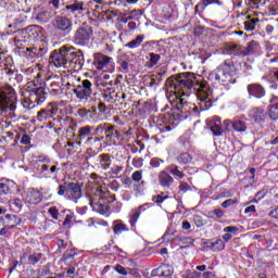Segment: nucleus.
<instances>
[{"label": "nucleus", "instance_id": "nucleus-1", "mask_svg": "<svg viewBox=\"0 0 278 278\" xmlns=\"http://www.w3.org/2000/svg\"><path fill=\"white\" fill-rule=\"evenodd\" d=\"M165 86L167 90L174 92L175 99L172 103V110L169 116L174 121H186L190 114H198L199 106L187 102L186 98L190 94H195L198 99V105L203 112L210 110L214 103V96L212 89L207 87V83L200 81L193 73H180L176 76H170L166 79Z\"/></svg>", "mask_w": 278, "mask_h": 278}, {"label": "nucleus", "instance_id": "nucleus-2", "mask_svg": "<svg viewBox=\"0 0 278 278\" xmlns=\"http://www.w3.org/2000/svg\"><path fill=\"white\" fill-rule=\"evenodd\" d=\"M50 58L51 64L56 68H67V71H81L85 62L84 52L71 46L54 50Z\"/></svg>", "mask_w": 278, "mask_h": 278}, {"label": "nucleus", "instance_id": "nucleus-3", "mask_svg": "<svg viewBox=\"0 0 278 278\" xmlns=\"http://www.w3.org/2000/svg\"><path fill=\"white\" fill-rule=\"evenodd\" d=\"M38 78H40V74H37V78L33 80L36 88L31 90L28 98H24L22 101V105L26 112L34 110L36 105H42V103L47 101V92H45L43 83H40Z\"/></svg>", "mask_w": 278, "mask_h": 278}, {"label": "nucleus", "instance_id": "nucleus-4", "mask_svg": "<svg viewBox=\"0 0 278 278\" xmlns=\"http://www.w3.org/2000/svg\"><path fill=\"white\" fill-rule=\"evenodd\" d=\"M16 111V90L10 85L0 86V112L10 114L11 118Z\"/></svg>", "mask_w": 278, "mask_h": 278}, {"label": "nucleus", "instance_id": "nucleus-5", "mask_svg": "<svg viewBox=\"0 0 278 278\" xmlns=\"http://www.w3.org/2000/svg\"><path fill=\"white\" fill-rule=\"evenodd\" d=\"M56 194L59 197H65L67 201L78 203L79 199L84 197V191L81 184L65 181L62 185H59Z\"/></svg>", "mask_w": 278, "mask_h": 278}, {"label": "nucleus", "instance_id": "nucleus-6", "mask_svg": "<svg viewBox=\"0 0 278 278\" xmlns=\"http://www.w3.org/2000/svg\"><path fill=\"white\" fill-rule=\"evenodd\" d=\"M219 84H236V65L231 61L220 64L214 74Z\"/></svg>", "mask_w": 278, "mask_h": 278}, {"label": "nucleus", "instance_id": "nucleus-7", "mask_svg": "<svg viewBox=\"0 0 278 278\" xmlns=\"http://www.w3.org/2000/svg\"><path fill=\"white\" fill-rule=\"evenodd\" d=\"M92 27L85 25L80 26L76 29L74 34V42L75 45H79L80 47H86L90 42V38H92Z\"/></svg>", "mask_w": 278, "mask_h": 278}, {"label": "nucleus", "instance_id": "nucleus-8", "mask_svg": "<svg viewBox=\"0 0 278 278\" xmlns=\"http://www.w3.org/2000/svg\"><path fill=\"white\" fill-rule=\"evenodd\" d=\"M86 3L79 0H72L68 4L65 5L63 10H61L63 16H77L78 14H84L86 12L85 8Z\"/></svg>", "mask_w": 278, "mask_h": 278}, {"label": "nucleus", "instance_id": "nucleus-9", "mask_svg": "<svg viewBox=\"0 0 278 278\" xmlns=\"http://www.w3.org/2000/svg\"><path fill=\"white\" fill-rule=\"evenodd\" d=\"M22 36L24 38V42H37L42 38V27L38 25L27 26L26 28L22 29Z\"/></svg>", "mask_w": 278, "mask_h": 278}, {"label": "nucleus", "instance_id": "nucleus-10", "mask_svg": "<svg viewBox=\"0 0 278 278\" xmlns=\"http://www.w3.org/2000/svg\"><path fill=\"white\" fill-rule=\"evenodd\" d=\"M74 94L79 101H88L92 97V83L86 79L74 89Z\"/></svg>", "mask_w": 278, "mask_h": 278}, {"label": "nucleus", "instance_id": "nucleus-11", "mask_svg": "<svg viewBox=\"0 0 278 278\" xmlns=\"http://www.w3.org/2000/svg\"><path fill=\"white\" fill-rule=\"evenodd\" d=\"M114 59L103 53L93 54V65L98 71H108V68H114Z\"/></svg>", "mask_w": 278, "mask_h": 278}, {"label": "nucleus", "instance_id": "nucleus-12", "mask_svg": "<svg viewBox=\"0 0 278 278\" xmlns=\"http://www.w3.org/2000/svg\"><path fill=\"white\" fill-rule=\"evenodd\" d=\"M257 49H260V43L255 40H252L248 43L247 48H243L238 46V45H232V46H228V52L231 53H239V51L241 52V55L247 56V55H253V53H255V51H257Z\"/></svg>", "mask_w": 278, "mask_h": 278}, {"label": "nucleus", "instance_id": "nucleus-13", "mask_svg": "<svg viewBox=\"0 0 278 278\" xmlns=\"http://www.w3.org/2000/svg\"><path fill=\"white\" fill-rule=\"evenodd\" d=\"M54 23L56 29H59V31H62L64 36H68V34L73 31V22L71 21V16L58 15Z\"/></svg>", "mask_w": 278, "mask_h": 278}, {"label": "nucleus", "instance_id": "nucleus-14", "mask_svg": "<svg viewBox=\"0 0 278 278\" xmlns=\"http://www.w3.org/2000/svg\"><path fill=\"white\" fill-rule=\"evenodd\" d=\"M55 114H58V104L55 102L49 103L46 109H42L37 113V121L39 123H46L49 118H53Z\"/></svg>", "mask_w": 278, "mask_h": 278}, {"label": "nucleus", "instance_id": "nucleus-15", "mask_svg": "<svg viewBox=\"0 0 278 278\" xmlns=\"http://www.w3.org/2000/svg\"><path fill=\"white\" fill-rule=\"evenodd\" d=\"M249 97H254V99H264L266 97V89L260 84H250L247 87Z\"/></svg>", "mask_w": 278, "mask_h": 278}, {"label": "nucleus", "instance_id": "nucleus-16", "mask_svg": "<svg viewBox=\"0 0 278 278\" xmlns=\"http://www.w3.org/2000/svg\"><path fill=\"white\" fill-rule=\"evenodd\" d=\"M103 197H99V201L94 200V198L90 199L89 204L91 205L93 212H98L99 214L105 215L110 212V206L103 203Z\"/></svg>", "mask_w": 278, "mask_h": 278}, {"label": "nucleus", "instance_id": "nucleus-17", "mask_svg": "<svg viewBox=\"0 0 278 278\" xmlns=\"http://www.w3.org/2000/svg\"><path fill=\"white\" fill-rule=\"evenodd\" d=\"M152 277L172 278L173 277V266L161 265L159 268L152 270Z\"/></svg>", "mask_w": 278, "mask_h": 278}, {"label": "nucleus", "instance_id": "nucleus-18", "mask_svg": "<svg viewBox=\"0 0 278 278\" xmlns=\"http://www.w3.org/2000/svg\"><path fill=\"white\" fill-rule=\"evenodd\" d=\"M159 182L163 188H170V186L175 184V178H173L166 170H162L159 174Z\"/></svg>", "mask_w": 278, "mask_h": 278}, {"label": "nucleus", "instance_id": "nucleus-19", "mask_svg": "<svg viewBox=\"0 0 278 278\" xmlns=\"http://www.w3.org/2000/svg\"><path fill=\"white\" fill-rule=\"evenodd\" d=\"M97 164L102 170H108L112 166V156L110 154H100L97 157Z\"/></svg>", "mask_w": 278, "mask_h": 278}, {"label": "nucleus", "instance_id": "nucleus-20", "mask_svg": "<svg viewBox=\"0 0 278 278\" xmlns=\"http://www.w3.org/2000/svg\"><path fill=\"white\" fill-rule=\"evenodd\" d=\"M26 201L30 203V205H38V203L42 201V193L34 189L28 190L26 195Z\"/></svg>", "mask_w": 278, "mask_h": 278}, {"label": "nucleus", "instance_id": "nucleus-21", "mask_svg": "<svg viewBox=\"0 0 278 278\" xmlns=\"http://www.w3.org/2000/svg\"><path fill=\"white\" fill-rule=\"evenodd\" d=\"M12 188H16V184L14 181L0 179V197H3V194H10L12 192Z\"/></svg>", "mask_w": 278, "mask_h": 278}, {"label": "nucleus", "instance_id": "nucleus-22", "mask_svg": "<svg viewBox=\"0 0 278 278\" xmlns=\"http://www.w3.org/2000/svg\"><path fill=\"white\" fill-rule=\"evenodd\" d=\"M257 23H260V18L251 15L245 16L243 22L245 31H254L255 27H257Z\"/></svg>", "mask_w": 278, "mask_h": 278}, {"label": "nucleus", "instance_id": "nucleus-23", "mask_svg": "<svg viewBox=\"0 0 278 278\" xmlns=\"http://www.w3.org/2000/svg\"><path fill=\"white\" fill-rule=\"evenodd\" d=\"M223 5V2L220 0H201L197 5H195V12H204V10L208 5Z\"/></svg>", "mask_w": 278, "mask_h": 278}, {"label": "nucleus", "instance_id": "nucleus-24", "mask_svg": "<svg viewBox=\"0 0 278 278\" xmlns=\"http://www.w3.org/2000/svg\"><path fill=\"white\" fill-rule=\"evenodd\" d=\"M7 225L9 226V229H15L23 223V219L16 215H5Z\"/></svg>", "mask_w": 278, "mask_h": 278}, {"label": "nucleus", "instance_id": "nucleus-25", "mask_svg": "<svg viewBox=\"0 0 278 278\" xmlns=\"http://www.w3.org/2000/svg\"><path fill=\"white\" fill-rule=\"evenodd\" d=\"M76 255L77 252L75 250H66L61 260L66 264V266H71L72 264L75 263Z\"/></svg>", "mask_w": 278, "mask_h": 278}, {"label": "nucleus", "instance_id": "nucleus-26", "mask_svg": "<svg viewBox=\"0 0 278 278\" xmlns=\"http://www.w3.org/2000/svg\"><path fill=\"white\" fill-rule=\"evenodd\" d=\"M92 129H94V127H92V126L80 127L78 129L77 140H79V141L86 140V138H88V136H90L92 134Z\"/></svg>", "mask_w": 278, "mask_h": 278}, {"label": "nucleus", "instance_id": "nucleus-27", "mask_svg": "<svg viewBox=\"0 0 278 278\" xmlns=\"http://www.w3.org/2000/svg\"><path fill=\"white\" fill-rule=\"evenodd\" d=\"M53 16H55L54 11H41L38 13L37 18L41 21V23H49Z\"/></svg>", "mask_w": 278, "mask_h": 278}, {"label": "nucleus", "instance_id": "nucleus-28", "mask_svg": "<svg viewBox=\"0 0 278 278\" xmlns=\"http://www.w3.org/2000/svg\"><path fill=\"white\" fill-rule=\"evenodd\" d=\"M251 118H254L255 123H262L264 118V110L260 108H254L250 111Z\"/></svg>", "mask_w": 278, "mask_h": 278}, {"label": "nucleus", "instance_id": "nucleus-29", "mask_svg": "<svg viewBox=\"0 0 278 278\" xmlns=\"http://www.w3.org/2000/svg\"><path fill=\"white\" fill-rule=\"evenodd\" d=\"M144 42V35H138L135 39L125 45L128 49H138Z\"/></svg>", "mask_w": 278, "mask_h": 278}, {"label": "nucleus", "instance_id": "nucleus-30", "mask_svg": "<svg viewBox=\"0 0 278 278\" xmlns=\"http://www.w3.org/2000/svg\"><path fill=\"white\" fill-rule=\"evenodd\" d=\"M113 231L118 236V233H123V231H129V228H127V225H125L123 220H115L113 223Z\"/></svg>", "mask_w": 278, "mask_h": 278}, {"label": "nucleus", "instance_id": "nucleus-31", "mask_svg": "<svg viewBox=\"0 0 278 278\" xmlns=\"http://www.w3.org/2000/svg\"><path fill=\"white\" fill-rule=\"evenodd\" d=\"M102 97L104 101H106L108 103H112L114 101V98L116 97V91L114 90V88H106L103 90Z\"/></svg>", "mask_w": 278, "mask_h": 278}, {"label": "nucleus", "instance_id": "nucleus-32", "mask_svg": "<svg viewBox=\"0 0 278 278\" xmlns=\"http://www.w3.org/2000/svg\"><path fill=\"white\" fill-rule=\"evenodd\" d=\"M167 170H169L170 175L176 177V179H184L186 177V174L181 169H179V166L177 165H170Z\"/></svg>", "mask_w": 278, "mask_h": 278}, {"label": "nucleus", "instance_id": "nucleus-33", "mask_svg": "<svg viewBox=\"0 0 278 278\" xmlns=\"http://www.w3.org/2000/svg\"><path fill=\"white\" fill-rule=\"evenodd\" d=\"M231 125H232V129L235 131H238L239 134H243V131H247V123L240 119L233 121Z\"/></svg>", "mask_w": 278, "mask_h": 278}, {"label": "nucleus", "instance_id": "nucleus-34", "mask_svg": "<svg viewBox=\"0 0 278 278\" xmlns=\"http://www.w3.org/2000/svg\"><path fill=\"white\" fill-rule=\"evenodd\" d=\"M27 51L31 53L33 58H42L45 53H47V49L41 48V47H33V48H27Z\"/></svg>", "mask_w": 278, "mask_h": 278}, {"label": "nucleus", "instance_id": "nucleus-35", "mask_svg": "<svg viewBox=\"0 0 278 278\" xmlns=\"http://www.w3.org/2000/svg\"><path fill=\"white\" fill-rule=\"evenodd\" d=\"M208 127L213 134V136H216V137H220L223 136V132L225 131L223 129V126H220V124H216V123H208Z\"/></svg>", "mask_w": 278, "mask_h": 278}, {"label": "nucleus", "instance_id": "nucleus-36", "mask_svg": "<svg viewBox=\"0 0 278 278\" xmlns=\"http://www.w3.org/2000/svg\"><path fill=\"white\" fill-rule=\"evenodd\" d=\"M192 220L195 227H198V229H200L201 227H205V225H207V219L203 215H193Z\"/></svg>", "mask_w": 278, "mask_h": 278}, {"label": "nucleus", "instance_id": "nucleus-37", "mask_svg": "<svg viewBox=\"0 0 278 278\" xmlns=\"http://www.w3.org/2000/svg\"><path fill=\"white\" fill-rule=\"evenodd\" d=\"M161 59L162 56H160V54L153 52L149 53V61L147 63L148 68H153V66H155Z\"/></svg>", "mask_w": 278, "mask_h": 278}, {"label": "nucleus", "instance_id": "nucleus-38", "mask_svg": "<svg viewBox=\"0 0 278 278\" xmlns=\"http://www.w3.org/2000/svg\"><path fill=\"white\" fill-rule=\"evenodd\" d=\"M104 134H105L106 140H112V138H116L117 136L116 129L114 128V126L110 124L106 125V129L104 130Z\"/></svg>", "mask_w": 278, "mask_h": 278}, {"label": "nucleus", "instance_id": "nucleus-39", "mask_svg": "<svg viewBox=\"0 0 278 278\" xmlns=\"http://www.w3.org/2000/svg\"><path fill=\"white\" fill-rule=\"evenodd\" d=\"M268 116L271 121H278V102L269 105Z\"/></svg>", "mask_w": 278, "mask_h": 278}, {"label": "nucleus", "instance_id": "nucleus-40", "mask_svg": "<svg viewBox=\"0 0 278 278\" xmlns=\"http://www.w3.org/2000/svg\"><path fill=\"white\" fill-rule=\"evenodd\" d=\"M39 162L43 163L41 166H39V170L41 173H47V170H49V162H51V160L42 155V156H39Z\"/></svg>", "mask_w": 278, "mask_h": 278}, {"label": "nucleus", "instance_id": "nucleus-41", "mask_svg": "<svg viewBox=\"0 0 278 278\" xmlns=\"http://www.w3.org/2000/svg\"><path fill=\"white\" fill-rule=\"evenodd\" d=\"M176 240H178L179 242H182V244H185L181 247L182 249H188V247H192L194 244V241L191 238L178 236V237H176Z\"/></svg>", "mask_w": 278, "mask_h": 278}, {"label": "nucleus", "instance_id": "nucleus-42", "mask_svg": "<svg viewBox=\"0 0 278 278\" xmlns=\"http://www.w3.org/2000/svg\"><path fill=\"white\" fill-rule=\"evenodd\" d=\"M177 162L179 164H190L192 162V156H190L188 153H181L177 156Z\"/></svg>", "mask_w": 278, "mask_h": 278}, {"label": "nucleus", "instance_id": "nucleus-43", "mask_svg": "<svg viewBox=\"0 0 278 278\" xmlns=\"http://www.w3.org/2000/svg\"><path fill=\"white\" fill-rule=\"evenodd\" d=\"M210 249H215V251H223L225 249V241H223V239H217L215 242L210 244Z\"/></svg>", "mask_w": 278, "mask_h": 278}, {"label": "nucleus", "instance_id": "nucleus-44", "mask_svg": "<svg viewBox=\"0 0 278 278\" xmlns=\"http://www.w3.org/2000/svg\"><path fill=\"white\" fill-rule=\"evenodd\" d=\"M208 214L210 218H213L214 220H217V218H223V216H225V212H223V210L220 208L213 210Z\"/></svg>", "mask_w": 278, "mask_h": 278}, {"label": "nucleus", "instance_id": "nucleus-45", "mask_svg": "<svg viewBox=\"0 0 278 278\" xmlns=\"http://www.w3.org/2000/svg\"><path fill=\"white\" fill-rule=\"evenodd\" d=\"M108 128V124H99L93 132V136H102V134H105V129Z\"/></svg>", "mask_w": 278, "mask_h": 278}, {"label": "nucleus", "instance_id": "nucleus-46", "mask_svg": "<svg viewBox=\"0 0 278 278\" xmlns=\"http://www.w3.org/2000/svg\"><path fill=\"white\" fill-rule=\"evenodd\" d=\"M42 260V253H36L28 256V264H38Z\"/></svg>", "mask_w": 278, "mask_h": 278}, {"label": "nucleus", "instance_id": "nucleus-47", "mask_svg": "<svg viewBox=\"0 0 278 278\" xmlns=\"http://www.w3.org/2000/svg\"><path fill=\"white\" fill-rule=\"evenodd\" d=\"M115 99L116 101H118L121 103V105H127V103L125 102V100L127 99V93L125 92H117L115 93Z\"/></svg>", "mask_w": 278, "mask_h": 278}, {"label": "nucleus", "instance_id": "nucleus-48", "mask_svg": "<svg viewBox=\"0 0 278 278\" xmlns=\"http://www.w3.org/2000/svg\"><path fill=\"white\" fill-rule=\"evenodd\" d=\"M161 164H164V160L162 159L153 157L150 160V166H152V168H160Z\"/></svg>", "mask_w": 278, "mask_h": 278}, {"label": "nucleus", "instance_id": "nucleus-49", "mask_svg": "<svg viewBox=\"0 0 278 278\" xmlns=\"http://www.w3.org/2000/svg\"><path fill=\"white\" fill-rule=\"evenodd\" d=\"M48 214H50V216L54 219V220H59L60 218V212L58 211V207L52 206L48 210Z\"/></svg>", "mask_w": 278, "mask_h": 278}, {"label": "nucleus", "instance_id": "nucleus-50", "mask_svg": "<svg viewBox=\"0 0 278 278\" xmlns=\"http://www.w3.org/2000/svg\"><path fill=\"white\" fill-rule=\"evenodd\" d=\"M132 166L135 168H142V166H144V159L143 157L132 159Z\"/></svg>", "mask_w": 278, "mask_h": 278}, {"label": "nucleus", "instance_id": "nucleus-51", "mask_svg": "<svg viewBox=\"0 0 278 278\" xmlns=\"http://www.w3.org/2000/svg\"><path fill=\"white\" fill-rule=\"evenodd\" d=\"M12 205L13 207H15V210H17V212H21V210H23V199H13Z\"/></svg>", "mask_w": 278, "mask_h": 278}, {"label": "nucleus", "instance_id": "nucleus-52", "mask_svg": "<svg viewBox=\"0 0 278 278\" xmlns=\"http://www.w3.org/2000/svg\"><path fill=\"white\" fill-rule=\"evenodd\" d=\"M275 27H278V18H276L271 24L266 26V34H273V31H275Z\"/></svg>", "mask_w": 278, "mask_h": 278}, {"label": "nucleus", "instance_id": "nucleus-53", "mask_svg": "<svg viewBox=\"0 0 278 278\" xmlns=\"http://www.w3.org/2000/svg\"><path fill=\"white\" fill-rule=\"evenodd\" d=\"M148 207H149V204H143L139 206L138 208L139 212L135 213L132 216L134 220L137 222L138 218H140V214H142V212H144V210H147Z\"/></svg>", "mask_w": 278, "mask_h": 278}, {"label": "nucleus", "instance_id": "nucleus-54", "mask_svg": "<svg viewBox=\"0 0 278 278\" xmlns=\"http://www.w3.org/2000/svg\"><path fill=\"white\" fill-rule=\"evenodd\" d=\"M263 79H267L268 84H269V88H271V90H277L278 88V84H277V79H275V76H273L270 79L263 77Z\"/></svg>", "mask_w": 278, "mask_h": 278}, {"label": "nucleus", "instance_id": "nucleus-55", "mask_svg": "<svg viewBox=\"0 0 278 278\" xmlns=\"http://www.w3.org/2000/svg\"><path fill=\"white\" fill-rule=\"evenodd\" d=\"M164 73H157L154 78H151L150 86H155L162 81V76Z\"/></svg>", "mask_w": 278, "mask_h": 278}, {"label": "nucleus", "instance_id": "nucleus-56", "mask_svg": "<svg viewBox=\"0 0 278 278\" xmlns=\"http://www.w3.org/2000/svg\"><path fill=\"white\" fill-rule=\"evenodd\" d=\"M121 73H129V62L122 61L119 65Z\"/></svg>", "mask_w": 278, "mask_h": 278}, {"label": "nucleus", "instance_id": "nucleus-57", "mask_svg": "<svg viewBox=\"0 0 278 278\" xmlns=\"http://www.w3.org/2000/svg\"><path fill=\"white\" fill-rule=\"evenodd\" d=\"M238 203V200L228 199L222 203V207L226 208L231 207V205H236Z\"/></svg>", "mask_w": 278, "mask_h": 278}, {"label": "nucleus", "instance_id": "nucleus-58", "mask_svg": "<svg viewBox=\"0 0 278 278\" xmlns=\"http://www.w3.org/2000/svg\"><path fill=\"white\" fill-rule=\"evenodd\" d=\"M132 181H141L142 180V170H136L131 176Z\"/></svg>", "mask_w": 278, "mask_h": 278}, {"label": "nucleus", "instance_id": "nucleus-59", "mask_svg": "<svg viewBox=\"0 0 278 278\" xmlns=\"http://www.w3.org/2000/svg\"><path fill=\"white\" fill-rule=\"evenodd\" d=\"M73 218H75V213H68L66 216H65V219H64V223L63 225H71V223H73Z\"/></svg>", "mask_w": 278, "mask_h": 278}, {"label": "nucleus", "instance_id": "nucleus-60", "mask_svg": "<svg viewBox=\"0 0 278 278\" xmlns=\"http://www.w3.org/2000/svg\"><path fill=\"white\" fill-rule=\"evenodd\" d=\"M115 270H116V273H118V275H124V276L127 275V269L125 267H123L121 264H117L115 266Z\"/></svg>", "mask_w": 278, "mask_h": 278}, {"label": "nucleus", "instance_id": "nucleus-61", "mask_svg": "<svg viewBox=\"0 0 278 278\" xmlns=\"http://www.w3.org/2000/svg\"><path fill=\"white\" fill-rule=\"evenodd\" d=\"M123 166L115 165L111 168L112 175H121L123 173Z\"/></svg>", "mask_w": 278, "mask_h": 278}, {"label": "nucleus", "instance_id": "nucleus-62", "mask_svg": "<svg viewBox=\"0 0 278 278\" xmlns=\"http://www.w3.org/2000/svg\"><path fill=\"white\" fill-rule=\"evenodd\" d=\"M166 199H168V197L155 195L152 198V201H154V203H157L160 205V203H164Z\"/></svg>", "mask_w": 278, "mask_h": 278}, {"label": "nucleus", "instance_id": "nucleus-63", "mask_svg": "<svg viewBox=\"0 0 278 278\" xmlns=\"http://www.w3.org/2000/svg\"><path fill=\"white\" fill-rule=\"evenodd\" d=\"M31 143V137L29 135H23L21 138V144H30Z\"/></svg>", "mask_w": 278, "mask_h": 278}, {"label": "nucleus", "instance_id": "nucleus-64", "mask_svg": "<svg viewBox=\"0 0 278 278\" xmlns=\"http://www.w3.org/2000/svg\"><path fill=\"white\" fill-rule=\"evenodd\" d=\"M238 231V227L228 226L224 228L225 233H236Z\"/></svg>", "mask_w": 278, "mask_h": 278}]
</instances>
